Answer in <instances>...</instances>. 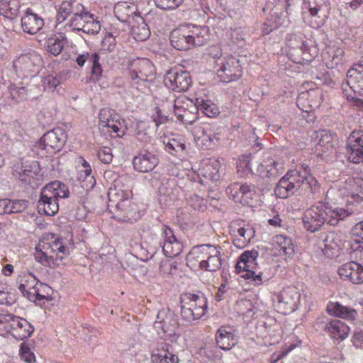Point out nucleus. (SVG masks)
<instances>
[{
	"label": "nucleus",
	"mask_w": 363,
	"mask_h": 363,
	"mask_svg": "<svg viewBox=\"0 0 363 363\" xmlns=\"http://www.w3.org/2000/svg\"><path fill=\"white\" fill-rule=\"evenodd\" d=\"M207 26L186 23L179 26L170 33V43L178 50H188L207 43L211 38Z\"/></svg>",
	"instance_id": "1"
},
{
	"label": "nucleus",
	"mask_w": 363,
	"mask_h": 363,
	"mask_svg": "<svg viewBox=\"0 0 363 363\" xmlns=\"http://www.w3.org/2000/svg\"><path fill=\"white\" fill-rule=\"evenodd\" d=\"M109 204L113 218L123 222H135L140 217L135 203L131 201L132 192L129 190L111 188L108 191Z\"/></svg>",
	"instance_id": "2"
},
{
	"label": "nucleus",
	"mask_w": 363,
	"mask_h": 363,
	"mask_svg": "<svg viewBox=\"0 0 363 363\" xmlns=\"http://www.w3.org/2000/svg\"><path fill=\"white\" fill-rule=\"evenodd\" d=\"M326 199L337 203L340 200L350 206L363 201V178L349 177L344 182L331 186L326 193Z\"/></svg>",
	"instance_id": "3"
},
{
	"label": "nucleus",
	"mask_w": 363,
	"mask_h": 363,
	"mask_svg": "<svg viewBox=\"0 0 363 363\" xmlns=\"http://www.w3.org/2000/svg\"><path fill=\"white\" fill-rule=\"evenodd\" d=\"M35 259L41 264L55 268L69 255V249L62 240L55 236L43 238L36 245Z\"/></svg>",
	"instance_id": "4"
},
{
	"label": "nucleus",
	"mask_w": 363,
	"mask_h": 363,
	"mask_svg": "<svg viewBox=\"0 0 363 363\" xmlns=\"http://www.w3.org/2000/svg\"><path fill=\"white\" fill-rule=\"evenodd\" d=\"M69 193L67 187L59 181L48 184L41 191L38 203V212L54 216L59 210L58 199L68 197Z\"/></svg>",
	"instance_id": "5"
},
{
	"label": "nucleus",
	"mask_w": 363,
	"mask_h": 363,
	"mask_svg": "<svg viewBox=\"0 0 363 363\" xmlns=\"http://www.w3.org/2000/svg\"><path fill=\"white\" fill-rule=\"evenodd\" d=\"M349 89L343 93L350 105L357 110H363V56L347 74Z\"/></svg>",
	"instance_id": "6"
},
{
	"label": "nucleus",
	"mask_w": 363,
	"mask_h": 363,
	"mask_svg": "<svg viewBox=\"0 0 363 363\" xmlns=\"http://www.w3.org/2000/svg\"><path fill=\"white\" fill-rule=\"evenodd\" d=\"M179 302L181 316L188 323L199 320L207 313V298L203 294L183 293Z\"/></svg>",
	"instance_id": "7"
},
{
	"label": "nucleus",
	"mask_w": 363,
	"mask_h": 363,
	"mask_svg": "<svg viewBox=\"0 0 363 363\" xmlns=\"http://www.w3.org/2000/svg\"><path fill=\"white\" fill-rule=\"evenodd\" d=\"M257 250H246L240 255L235 265V272L255 286L263 284L262 272H257Z\"/></svg>",
	"instance_id": "8"
},
{
	"label": "nucleus",
	"mask_w": 363,
	"mask_h": 363,
	"mask_svg": "<svg viewBox=\"0 0 363 363\" xmlns=\"http://www.w3.org/2000/svg\"><path fill=\"white\" fill-rule=\"evenodd\" d=\"M99 128L113 138H122L127 130L124 121L114 110L109 108H103L100 110Z\"/></svg>",
	"instance_id": "9"
},
{
	"label": "nucleus",
	"mask_w": 363,
	"mask_h": 363,
	"mask_svg": "<svg viewBox=\"0 0 363 363\" xmlns=\"http://www.w3.org/2000/svg\"><path fill=\"white\" fill-rule=\"evenodd\" d=\"M301 301V294L294 286H286L272 294L273 306L281 314L288 315L294 312Z\"/></svg>",
	"instance_id": "10"
},
{
	"label": "nucleus",
	"mask_w": 363,
	"mask_h": 363,
	"mask_svg": "<svg viewBox=\"0 0 363 363\" xmlns=\"http://www.w3.org/2000/svg\"><path fill=\"white\" fill-rule=\"evenodd\" d=\"M42 65L41 56L35 51L20 55L13 63L16 73L22 78L35 76L39 72Z\"/></svg>",
	"instance_id": "11"
},
{
	"label": "nucleus",
	"mask_w": 363,
	"mask_h": 363,
	"mask_svg": "<svg viewBox=\"0 0 363 363\" xmlns=\"http://www.w3.org/2000/svg\"><path fill=\"white\" fill-rule=\"evenodd\" d=\"M306 174L297 169H292L282 177L277 185L274 192L277 197L286 199L303 186Z\"/></svg>",
	"instance_id": "12"
},
{
	"label": "nucleus",
	"mask_w": 363,
	"mask_h": 363,
	"mask_svg": "<svg viewBox=\"0 0 363 363\" xmlns=\"http://www.w3.org/2000/svg\"><path fill=\"white\" fill-rule=\"evenodd\" d=\"M216 68L218 77L225 83L235 81L242 74L240 61L233 56L219 57Z\"/></svg>",
	"instance_id": "13"
},
{
	"label": "nucleus",
	"mask_w": 363,
	"mask_h": 363,
	"mask_svg": "<svg viewBox=\"0 0 363 363\" xmlns=\"http://www.w3.org/2000/svg\"><path fill=\"white\" fill-rule=\"evenodd\" d=\"M174 112L177 119L184 124L191 125L199 118L196 101L184 96L174 100Z\"/></svg>",
	"instance_id": "14"
},
{
	"label": "nucleus",
	"mask_w": 363,
	"mask_h": 363,
	"mask_svg": "<svg viewBox=\"0 0 363 363\" xmlns=\"http://www.w3.org/2000/svg\"><path fill=\"white\" fill-rule=\"evenodd\" d=\"M286 45L289 47V55L295 62H309L313 58L303 35H289L287 38Z\"/></svg>",
	"instance_id": "15"
},
{
	"label": "nucleus",
	"mask_w": 363,
	"mask_h": 363,
	"mask_svg": "<svg viewBox=\"0 0 363 363\" xmlns=\"http://www.w3.org/2000/svg\"><path fill=\"white\" fill-rule=\"evenodd\" d=\"M164 85L176 92L186 91L192 84L190 73L179 67H172L164 77Z\"/></svg>",
	"instance_id": "16"
},
{
	"label": "nucleus",
	"mask_w": 363,
	"mask_h": 363,
	"mask_svg": "<svg viewBox=\"0 0 363 363\" xmlns=\"http://www.w3.org/2000/svg\"><path fill=\"white\" fill-rule=\"evenodd\" d=\"M285 171L284 160L276 155L267 154L257 167L258 175L262 179H275Z\"/></svg>",
	"instance_id": "17"
},
{
	"label": "nucleus",
	"mask_w": 363,
	"mask_h": 363,
	"mask_svg": "<svg viewBox=\"0 0 363 363\" xmlns=\"http://www.w3.org/2000/svg\"><path fill=\"white\" fill-rule=\"evenodd\" d=\"M226 193L235 203H241L243 206H252L257 197L254 185L239 182L229 185Z\"/></svg>",
	"instance_id": "18"
},
{
	"label": "nucleus",
	"mask_w": 363,
	"mask_h": 363,
	"mask_svg": "<svg viewBox=\"0 0 363 363\" xmlns=\"http://www.w3.org/2000/svg\"><path fill=\"white\" fill-rule=\"evenodd\" d=\"M327 203L319 201L308 208L303 218L306 229L311 232L318 231L325 223Z\"/></svg>",
	"instance_id": "19"
},
{
	"label": "nucleus",
	"mask_w": 363,
	"mask_h": 363,
	"mask_svg": "<svg viewBox=\"0 0 363 363\" xmlns=\"http://www.w3.org/2000/svg\"><path fill=\"white\" fill-rule=\"evenodd\" d=\"M323 101V90L316 87L299 94L296 99V105L302 111L309 113L318 108Z\"/></svg>",
	"instance_id": "20"
},
{
	"label": "nucleus",
	"mask_w": 363,
	"mask_h": 363,
	"mask_svg": "<svg viewBox=\"0 0 363 363\" xmlns=\"http://www.w3.org/2000/svg\"><path fill=\"white\" fill-rule=\"evenodd\" d=\"M67 138V134L62 128H55L45 133L39 143L48 152H57L64 147Z\"/></svg>",
	"instance_id": "21"
},
{
	"label": "nucleus",
	"mask_w": 363,
	"mask_h": 363,
	"mask_svg": "<svg viewBox=\"0 0 363 363\" xmlns=\"http://www.w3.org/2000/svg\"><path fill=\"white\" fill-rule=\"evenodd\" d=\"M346 155L349 162L359 164L363 160V131L354 130L347 140Z\"/></svg>",
	"instance_id": "22"
},
{
	"label": "nucleus",
	"mask_w": 363,
	"mask_h": 363,
	"mask_svg": "<svg viewBox=\"0 0 363 363\" xmlns=\"http://www.w3.org/2000/svg\"><path fill=\"white\" fill-rule=\"evenodd\" d=\"M129 76L132 80L147 81L148 77L155 74L153 64L147 58H138L128 65Z\"/></svg>",
	"instance_id": "23"
},
{
	"label": "nucleus",
	"mask_w": 363,
	"mask_h": 363,
	"mask_svg": "<svg viewBox=\"0 0 363 363\" xmlns=\"http://www.w3.org/2000/svg\"><path fill=\"white\" fill-rule=\"evenodd\" d=\"M5 329L15 339L21 340L30 337L34 331L33 326L27 320L13 315Z\"/></svg>",
	"instance_id": "24"
},
{
	"label": "nucleus",
	"mask_w": 363,
	"mask_h": 363,
	"mask_svg": "<svg viewBox=\"0 0 363 363\" xmlns=\"http://www.w3.org/2000/svg\"><path fill=\"white\" fill-rule=\"evenodd\" d=\"M337 274L343 281H347L354 284H363V266L356 262L352 261L343 264L338 268Z\"/></svg>",
	"instance_id": "25"
},
{
	"label": "nucleus",
	"mask_w": 363,
	"mask_h": 363,
	"mask_svg": "<svg viewBox=\"0 0 363 363\" xmlns=\"http://www.w3.org/2000/svg\"><path fill=\"white\" fill-rule=\"evenodd\" d=\"M161 237L163 240L162 251L166 257H174L182 252V243L177 239L169 227H162Z\"/></svg>",
	"instance_id": "26"
},
{
	"label": "nucleus",
	"mask_w": 363,
	"mask_h": 363,
	"mask_svg": "<svg viewBox=\"0 0 363 363\" xmlns=\"http://www.w3.org/2000/svg\"><path fill=\"white\" fill-rule=\"evenodd\" d=\"M215 245H201L191 248L186 257L187 265L191 269H201Z\"/></svg>",
	"instance_id": "27"
},
{
	"label": "nucleus",
	"mask_w": 363,
	"mask_h": 363,
	"mask_svg": "<svg viewBox=\"0 0 363 363\" xmlns=\"http://www.w3.org/2000/svg\"><path fill=\"white\" fill-rule=\"evenodd\" d=\"M158 157L150 152H140L133 159V165L135 170L146 173L152 171L158 164Z\"/></svg>",
	"instance_id": "28"
},
{
	"label": "nucleus",
	"mask_w": 363,
	"mask_h": 363,
	"mask_svg": "<svg viewBox=\"0 0 363 363\" xmlns=\"http://www.w3.org/2000/svg\"><path fill=\"white\" fill-rule=\"evenodd\" d=\"M21 25L24 33L35 35L40 31L44 26V20L35 13L30 8L27 9L21 20Z\"/></svg>",
	"instance_id": "29"
},
{
	"label": "nucleus",
	"mask_w": 363,
	"mask_h": 363,
	"mask_svg": "<svg viewBox=\"0 0 363 363\" xmlns=\"http://www.w3.org/2000/svg\"><path fill=\"white\" fill-rule=\"evenodd\" d=\"M235 330L230 325L220 326L216 333V343L223 350H230L236 345Z\"/></svg>",
	"instance_id": "30"
},
{
	"label": "nucleus",
	"mask_w": 363,
	"mask_h": 363,
	"mask_svg": "<svg viewBox=\"0 0 363 363\" xmlns=\"http://www.w3.org/2000/svg\"><path fill=\"white\" fill-rule=\"evenodd\" d=\"M76 62L79 67H83L88 62L91 65V80L96 82L102 74V68L99 64V56L96 52H83L77 55Z\"/></svg>",
	"instance_id": "31"
},
{
	"label": "nucleus",
	"mask_w": 363,
	"mask_h": 363,
	"mask_svg": "<svg viewBox=\"0 0 363 363\" xmlns=\"http://www.w3.org/2000/svg\"><path fill=\"white\" fill-rule=\"evenodd\" d=\"M152 363H179V357L164 344L154 347L150 350Z\"/></svg>",
	"instance_id": "32"
},
{
	"label": "nucleus",
	"mask_w": 363,
	"mask_h": 363,
	"mask_svg": "<svg viewBox=\"0 0 363 363\" xmlns=\"http://www.w3.org/2000/svg\"><path fill=\"white\" fill-rule=\"evenodd\" d=\"M324 331L334 340H343L349 335L350 328L340 320L334 319L328 322Z\"/></svg>",
	"instance_id": "33"
},
{
	"label": "nucleus",
	"mask_w": 363,
	"mask_h": 363,
	"mask_svg": "<svg viewBox=\"0 0 363 363\" xmlns=\"http://www.w3.org/2000/svg\"><path fill=\"white\" fill-rule=\"evenodd\" d=\"M354 211L351 206L346 203V208L333 207L327 203L325 223L330 225H337L340 220H342L351 216Z\"/></svg>",
	"instance_id": "34"
},
{
	"label": "nucleus",
	"mask_w": 363,
	"mask_h": 363,
	"mask_svg": "<svg viewBox=\"0 0 363 363\" xmlns=\"http://www.w3.org/2000/svg\"><path fill=\"white\" fill-rule=\"evenodd\" d=\"M18 289L28 300L33 299V291L35 290L39 281L30 272L22 273L18 277Z\"/></svg>",
	"instance_id": "35"
},
{
	"label": "nucleus",
	"mask_w": 363,
	"mask_h": 363,
	"mask_svg": "<svg viewBox=\"0 0 363 363\" xmlns=\"http://www.w3.org/2000/svg\"><path fill=\"white\" fill-rule=\"evenodd\" d=\"M327 312L330 315L347 320H354L357 316V311L352 308L343 306L336 301H330L327 305Z\"/></svg>",
	"instance_id": "36"
},
{
	"label": "nucleus",
	"mask_w": 363,
	"mask_h": 363,
	"mask_svg": "<svg viewBox=\"0 0 363 363\" xmlns=\"http://www.w3.org/2000/svg\"><path fill=\"white\" fill-rule=\"evenodd\" d=\"M195 135L198 141H201L203 147H211L214 140L218 141L219 138L216 136L213 127L210 123H203L195 128Z\"/></svg>",
	"instance_id": "37"
},
{
	"label": "nucleus",
	"mask_w": 363,
	"mask_h": 363,
	"mask_svg": "<svg viewBox=\"0 0 363 363\" xmlns=\"http://www.w3.org/2000/svg\"><path fill=\"white\" fill-rule=\"evenodd\" d=\"M272 245L278 256L290 257L294 254V244L291 239L288 236L275 235L272 239Z\"/></svg>",
	"instance_id": "38"
},
{
	"label": "nucleus",
	"mask_w": 363,
	"mask_h": 363,
	"mask_svg": "<svg viewBox=\"0 0 363 363\" xmlns=\"http://www.w3.org/2000/svg\"><path fill=\"white\" fill-rule=\"evenodd\" d=\"M138 12L137 6L133 3L119 1L114 6V14L121 22H128Z\"/></svg>",
	"instance_id": "39"
},
{
	"label": "nucleus",
	"mask_w": 363,
	"mask_h": 363,
	"mask_svg": "<svg viewBox=\"0 0 363 363\" xmlns=\"http://www.w3.org/2000/svg\"><path fill=\"white\" fill-rule=\"evenodd\" d=\"M164 144L165 150L172 155L184 157L187 153L186 140L183 136L177 135L169 138L167 142L164 140Z\"/></svg>",
	"instance_id": "40"
},
{
	"label": "nucleus",
	"mask_w": 363,
	"mask_h": 363,
	"mask_svg": "<svg viewBox=\"0 0 363 363\" xmlns=\"http://www.w3.org/2000/svg\"><path fill=\"white\" fill-rule=\"evenodd\" d=\"M40 172L41 168L37 161L26 162L23 165L20 178L23 182L31 184L33 179H38L40 177Z\"/></svg>",
	"instance_id": "41"
},
{
	"label": "nucleus",
	"mask_w": 363,
	"mask_h": 363,
	"mask_svg": "<svg viewBox=\"0 0 363 363\" xmlns=\"http://www.w3.org/2000/svg\"><path fill=\"white\" fill-rule=\"evenodd\" d=\"M323 0H303V9L309 11L311 18H315L314 21H311L309 25L311 28H318L323 24V20L318 15L321 8L320 3Z\"/></svg>",
	"instance_id": "42"
},
{
	"label": "nucleus",
	"mask_w": 363,
	"mask_h": 363,
	"mask_svg": "<svg viewBox=\"0 0 363 363\" xmlns=\"http://www.w3.org/2000/svg\"><path fill=\"white\" fill-rule=\"evenodd\" d=\"M21 4L19 0H0V15L13 20L19 13Z\"/></svg>",
	"instance_id": "43"
},
{
	"label": "nucleus",
	"mask_w": 363,
	"mask_h": 363,
	"mask_svg": "<svg viewBox=\"0 0 363 363\" xmlns=\"http://www.w3.org/2000/svg\"><path fill=\"white\" fill-rule=\"evenodd\" d=\"M65 43H67V38L64 34H55L47 40V50L52 55L57 56L62 52Z\"/></svg>",
	"instance_id": "44"
},
{
	"label": "nucleus",
	"mask_w": 363,
	"mask_h": 363,
	"mask_svg": "<svg viewBox=\"0 0 363 363\" xmlns=\"http://www.w3.org/2000/svg\"><path fill=\"white\" fill-rule=\"evenodd\" d=\"M222 266V259L220 252L218 247L214 246L213 249L211 252L208 258L206 259L201 270L207 272H216Z\"/></svg>",
	"instance_id": "45"
},
{
	"label": "nucleus",
	"mask_w": 363,
	"mask_h": 363,
	"mask_svg": "<svg viewBox=\"0 0 363 363\" xmlns=\"http://www.w3.org/2000/svg\"><path fill=\"white\" fill-rule=\"evenodd\" d=\"M198 111H201L206 116L214 118L220 113L218 107L209 99H204L202 97L195 99Z\"/></svg>",
	"instance_id": "46"
},
{
	"label": "nucleus",
	"mask_w": 363,
	"mask_h": 363,
	"mask_svg": "<svg viewBox=\"0 0 363 363\" xmlns=\"http://www.w3.org/2000/svg\"><path fill=\"white\" fill-rule=\"evenodd\" d=\"M220 164L217 160H210L202 168V174L205 178L218 180L220 177Z\"/></svg>",
	"instance_id": "47"
},
{
	"label": "nucleus",
	"mask_w": 363,
	"mask_h": 363,
	"mask_svg": "<svg viewBox=\"0 0 363 363\" xmlns=\"http://www.w3.org/2000/svg\"><path fill=\"white\" fill-rule=\"evenodd\" d=\"M42 86L45 91H53L61 84L60 77L55 72L42 76Z\"/></svg>",
	"instance_id": "48"
},
{
	"label": "nucleus",
	"mask_w": 363,
	"mask_h": 363,
	"mask_svg": "<svg viewBox=\"0 0 363 363\" xmlns=\"http://www.w3.org/2000/svg\"><path fill=\"white\" fill-rule=\"evenodd\" d=\"M163 332L167 335L175 334L176 329L178 328L177 320L172 313H168L164 319L161 321Z\"/></svg>",
	"instance_id": "49"
},
{
	"label": "nucleus",
	"mask_w": 363,
	"mask_h": 363,
	"mask_svg": "<svg viewBox=\"0 0 363 363\" xmlns=\"http://www.w3.org/2000/svg\"><path fill=\"white\" fill-rule=\"evenodd\" d=\"M132 34L137 41H145L149 38L150 31L143 19L137 26H132Z\"/></svg>",
	"instance_id": "50"
},
{
	"label": "nucleus",
	"mask_w": 363,
	"mask_h": 363,
	"mask_svg": "<svg viewBox=\"0 0 363 363\" xmlns=\"http://www.w3.org/2000/svg\"><path fill=\"white\" fill-rule=\"evenodd\" d=\"M237 170L240 177H245L252 172L249 155H242L237 160Z\"/></svg>",
	"instance_id": "51"
},
{
	"label": "nucleus",
	"mask_w": 363,
	"mask_h": 363,
	"mask_svg": "<svg viewBox=\"0 0 363 363\" xmlns=\"http://www.w3.org/2000/svg\"><path fill=\"white\" fill-rule=\"evenodd\" d=\"M50 287L42 282H38L33 291V299L31 301L35 302L43 299H48L50 296Z\"/></svg>",
	"instance_id": "52"
},
{
	"label": "nucleus",
	"mask_w": 363,
	"mask_h": 363,
	"mask_svg": "<svg viewBox=\"0 0 363 363\" xmlns=\"http://www.w3.org/2000/svg\"><path fill=\"white\" fill-rule=\"evenodd\" d=\"M303 188L305 190L308 189L313 196H318L320 194L321 187L320 184L315 177L311 175H306Z\"/></svg>",
	"instance_id": "53"
},
{
	"label": "nucleus",
	"mask_w": 363,
	"mask_h": 363,
	"mask_svg": "<svg viewBox=\"0 0 363 363\" xmlns=\"http://www.w3.org/2000/svg\"><path fill=\"white\" fill-rule=\"evenodd\" d=\"M86 23L84 25L83 32L88 34H97L101 30V24L99 21H96L94 15L90 13L86 16Z\"/></svg>",
	"instance_id": "54"
},
{
	"label": "nucleus",
	"mask_w": 363,
	"mask_h": 363,
	"mask_svg": "<svg viewBox=\"0 0 363 363\" xmlns=\"http://www.w3.org/2000/svg\"><path fill=\"white\" fill-rule=\"evenodd\" d=\"M72 0H64L58 10L57 15V21L61 23L64 21L72 13Z\"/></svg>",
	"instance_id": "55"
},
{
	"label": "nucleus",
	"mask_w": 363,
	"mask_h": 363,
	"mask_svg": "<svg viewBox=\"0 0 363 363\" xmlns=\"http://www.w3.org/2000/svg\"><path fill=\"white\" fill-rule=\"evenodd\" d=\"M184 0H154L157 8L162 10L170 11L179 8Z\"/></svg>",
	"instance_id": "56"
},
{
	"label": "nucleus",
	"mask_w": 363,
	"mask_h": 363,
	"mask_svg": "<svg viewBox=\"0 0 363 363\" xmlns=\"http://www.w3.org/2000/svg\"><path fill=\"white\" fill-rule=\"evenodd\" d=\"M19 355L21 359L26 363H35V356L26 342L21 344Z\"/></svg>",
	"instance_id": "57"
},
{
	"label": "nucleus",
	"mask_w": 363,
	"mask_h": 363,
	"mask_svg": "<svg viewBox=\"0 0 363 363\" xmlns=\"http://www.w3.org/2000/svg\"><path fill=\"white\" fill-rule=\"evenodd\" d=\"M238 238L235 240V245L240 247H245L250 240L252 238V233L250 229L245 228H240L238 230Z\"/></svg>",
	"instance_id": "58"
},
{
	"label": "nucleus",
	"mask_w": 363,
	"mask_h": 363,
	"mask_svg": "<svg viewBox=\"0 0 363 363\" xmlns=\"http://www.w3.org/2000/svg\"><path fill=\"white\" fill-rule=\"evenodd\" d=\"M90 13L86 12L84 13L82 15H77L76 16H72L70 20V26L73 28L74 30H82L83 31L84 25L86 23V16H89Z\"/></svg>",
	"instance_id": "59"
},
{
	"label": "nucleus",
	"mask_w": 363,
	"mask_h": 363,
	"mask_svg": "<svg viewBox=\"0 0 363 363\" xmlns=\"http://www.w3.org/2000/svg\"><path fill=\"white\" fill-rule=\"evenodd\" d=\"M177 270V263L172 260L162 261L160 266V272L162 276L172 274Z\"/></svg>",
	"instance_id": "60"
},
{
	"label": "nucleus",
	"mask_w": 363,
	"mask_h": 363,
	"mask_svg": "<svg viewBox=\"0 0 363 363\" xmlns=\"http://www.w3.org/2000/svg\"><path fill=\"white\" fill-rule=\"evenodd\" d=\"M344 50L340 48H337L332 51L331 60L328 67L333 68L342 63L344 59Z\"/></svg>",
	"instance_id": "61"
},
{
	"label": "nucleus",
	"mask_w": 363,
	"mask_h": 363,
	"mask_svg": "<svg viewBox=\"0 0 363 363\" xmlns=\"http://www.w3.org/2000/svg\"><path fill=\"white\" fill-rule=\"evenodd\" d=\"M116 43L115 37L111 33H108L104 37L101 41V48L104 51H112L116 47Z\"/></svg>",
	"instance_id": "62"
},
{
	"label": "nucleus",
	"mask_w": 363,
	"mask_h": 363,
	"mask_svg": "<svg viewBox=\"0 0 363 363\" xmlns=\"http://www.w3.org/2000/svg\"><path fill=\"white\" fill-rule=\"evenodd\" d=\"M334 138L331 133L327 131H323L320 134L318 145L325 147L326 150L333 147Z\"/></svg>",
	"instance_id": "63"
},
{
	"label": "nucleus",
	"mask_w": 363,
	"mask_h": 363,
	"mask_svg": "<svg viewBox=\"0 0 363 363\" xmlns=\"http://www.w3.org/2000/svg\"><path fill=\"white\" fill-rule=\"evenodd\" d=\"M134 136L138 140L142 143H146L148 141L150 137L145 132V127L144 123H138L137 124L136 128L135 130Z\"/></svg>",
	"instance_id": "64"
}]
</instances>
